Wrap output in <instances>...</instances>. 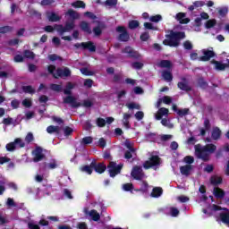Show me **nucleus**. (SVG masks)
Wrapping results in <instances>:
<instances>
[{
    "mask_svg": "<svg viewBox=\"0 0 229 229\" xmlns=\"http://www.w3.org/2000/svg\"><path fill=\"white\" fill-rule=\"evenodd\" d=\"M160 165V157L151 156L148 160L143 163L144 169H151V167H157Z\"/></svg>",
    "mask_w": 229,
    "mask_h": 229,
    "instance_id": "nucleus-7",
    "label": "nucleus"
},
{
    "mask_svg": "<svg viewBox=\"0 0 229 229\" xmlns=\"http://www.w3.org/2000/svg\"><path fill=\"white\" fill-rule=\"evenodd\" d=\"M127 108H129V110H140V106L131 102L129 104H126Z\"/></svg>",
    "mask_w": 229,
    "mask_h": 229,
    "instance_id": "nucleus-50",
    "label": "nucleus"
},
{
    "mask_svg": "<svg viewBox=\"0 0 229 229\" xmlns=\"http://www.w3.org/2000/svg\"><path fill=\"white\" fill-rule=\"evenodd\" d=\"M47 133H60V127L55 125H49L47 128Z\"/></svg>",
    "mask_w": 229,
    "mask_h": 229,
    "instance_id": "nucleus-38",
    "label": "nucleus"
},
{
    "mask_svg": "<svg viewBox=\"0 0 229 229\" xmlns=\"http://www.w3.org/2000/svg\"><path fill=\"white\" fill-rule=\"evenodd\" d=\"M74 28H76L74 21H67L64 26L62 24H55L54 27L47 25L45 27V31H47V33H53L55 30V31H57V33H59V35L62 37V40H67L68 42H71L72 38H71V36H64V34L72 31Z\"/></svg>",
    "mask_w": 229,
    "mask_h": 229,
    "instance_id": "nucleus-1",
    "label": "nucleus"
},
{
    "mask_svg": "<svg viewBox=\"0 0 229 229\" xmlns=\"http://www.w3.org/2000/svg\"><path fill=\"white\" fill-rule=\"evenodd\" d=\"M133 189V183H124L123 185V190L125 191V192H130Z\"/></svg>",
    "mask_w": 229,
    "mask_h": 229,
    "instance_id": "nucleus-55",
    "label": "nucleus"
},
{
    "mask_svg": "<svg viewBox=\"0 0 229 229\" xmlns=\"http://www.w3.org/2000/svg\"><path fill=\"white\" fill-rule=\"evenodd\" d=\"M116 31L120 33L118 36V40H120V42H128L130 40V33H128L126 27L118 26Z\"/></svg>",
    "mask_w": 229,
    "mask_h": 229,
    "instance_id": "nucleus-9",
    "label": "nucleus"
},
{
    "mask_svg": "<svg viewBox=\"0 0 229 229\" xmlns=\"http://www.w3.org/2000/svg\"><path fill=\"white\" fill-rule=\"evenodd\" d=\"M50 89L54 92H62V85L52 83L50 84Z\"/></svg>",
    "mask_w": 229,
    "mask_h": 229,
    "instance_id": "nucleus-46",
    "label": "nucleus"
},
{
    "mask_svg": "<svg viewBox=\"0 0 229 229\" xmlns=\"http://www.w3.org/2000/svg\"><path fill=\"white\" fill-rule=\"evenodd\" d=\"M213 194H214L215 198H216L217 199H223V198H225V195L223 189H221L219 187L214 188Z\"/></svg>",
    "mask_w": 229,
    "mask_h": 229,
    "instance_id": "nucleus-22",
    "label": "nucleus"
},
{
    "mask_svg": "<svg viewBox=\"0 0 229 229\" xmlns=\"http://www.w3.org/2000/svg\"><path fill=\"white\" fill-rule=\"evenodd\" d=\"M135 119H137V121H142L144 119V112L142 111H138L135 114H134Z\"/></svg>",
    "mask_w": 229,
    "mask_h": 229,
    "instance_id": "nucleus-59",
    "label": "nucleus"
},
{
    "mask_svg": "<svg viewBox=\"0 0 229 229\" xmlns=\"http://www.w3.org/2000/svg\"><path fill=\"white\" fill-rule=\"evenodd\" d=\"M158 67L162 69H171L173 67V63L170 60H161L158 63Z\"/></svg>",
    "mask_w": 229,
    "mask_h": 229,
    "instance_id": "nucleus-27",
    "label": "nucleus"
},
{
    "mask_svg": "<svg viewBox=\"0 0 229 229\" xmlns=\"http://www.w3.org/2000/svg\"><path fill=\"white\" fill-rule=\"evenodd\" d=\"M185 32L170 30V34L165 35V39L163 40L164 46L169 47H178L180 42L185 38Z\"/></svg>",
    "mask_w": 229,
    "mask_h": 229,
    "instance_id": "nucleus-3",
    "label": "nucleus"
},
{
    "mask_svg": "<svg viewBox=\"0 0 229 229\" xmlns=\"http://www.w3.org/2000/svg\"><path fill=\"white\" fill-rule=\"evenodd\" d=\"M131 176L134 179V180H144V171L142 170V166H139V165H135L132 168V171L131 173Z\"/></svg>",
    "mask_w": 229,
    "mask_h": 229,
    "instance_id": "nucleus-10",
    "label": "nucleus"
},
{
    "mask_svg": "<svg viewBox=\"0 0 229 229\" xmlns=\"http://www.w3.org/2000/svg\"><path fill=\"white\" fill-rule=\"evenodd\" d=\"M73 47L75 49L82 48L83 51H89V53H96V45H94V42L88 41V42H81V43H76L73 45Z\"/></svg>",
    "mask_w": 229,
    "mask_h": 229,
    "instance_id": "nucleus-6",
    "label": "nucleus"
},
{
    "mask_svg": "<svg viewBox=\"0 0 229 229\" xmlns=\"http://www.w3.org/2000/svg\"><path fill=\"white\" fill-rule=\"evenodd\" d=\"M182 46L184 49H186V51H191L192 50V47H193L192 43L189 40L184 41Z\"/></svg>",
    "mask_w": 229,
    "mask_h": 229,
    "instance_id": "nucleus-54",
    "label": "nucleus"
},
{
    "mask_svg": "<svg viewBox=\"0 0 229 229\" xmlns=\"http://www.w3.org/2000/svg\"><path fill=\"white\" fill-rule=\"evenodd\" d=\"M140 38L141 42H148V40H149V32L145 31L141 33Z\"/></svg>",
    "mask_w": 229,
    "mask_h": 229,
    "instance_id": "nucleus-53",
    "label": "nucleus"
},
{
    "mask_svg": "<svg viewBox=\"0 0 229 229\" xmlns=\"http://www.w3.org/2000/svg\"><path fill=\"white\" fill-rule=\"evenodd\" d=\"M148 187L149 184L146 181H142V187L139 190H136L137 192H148Z\"/></svg>",
    "mask_w": 229,
    "mask_h": 229,
    "instance_id": "nucleus-43",
    "label": "nucleus"
},
{
    "mask_svg": "<svg viewBox=\"0 0 229 229\" xmlns=\"http://www.w3.org/2000/svg\"><path fill=\"white\" fill-rule=\"evenodd\" d=\"M210 183L211 185L217 187V185H221V183H223V177L213 175L210 177Z\"/></svg>",
    "mask_w": 229,
    "mask_h": 229,
    "instance_id": "nucleus-24",
    "label": "nucleus"
},
{
    "mask_svg": "<svg viewBox=\"0 0 229 229\" xmlns=\"http://www.w3.org/2000/svg\"><path fill=\"white\" fill-rule=\"evenodd\" d=\"M5 148H6V150L7 151H10V152H12V151H15V149H16V145H15V141H13V142H10V143H8L6 146H5Z\"/></svg>",
    "mask_w": 229,
    "mask_h": 229,
    "instance_id": "nucleus-51",
    "label": "nucleus"
},
{
    "mask_svg": "<svg viewBox=\"0 0 229 229\" xmlns=\"http://www.w3.org/2000/svg\"><path fill=\"white\" fill-rule=\"evenodd\" d=\"M217 147L215 144L209 143L205 146L201 144L195 145V157L202 162H208L210 160V155L216 153Z\"/></svg>",
    "mask_w": 229,
    "mask_h": 229,
    "instance_id": "nucleus-2",
    "label": "nucleus"
},
{
    "mask_svg": "<svg viewBox=\"0 0 229 229\" xmlns=\"http://www.w3.org/2000/svg\"><path fill=\"white\" fill-rule=\"evenodd\" d=\"M105 28V23L98 22V25L93 28V33L95 37H101L103 34V30Z\"/></svg>",
    "mask_w": 229,
    "mask_h": 229,
    "instance_id": "nucleus-20",
    "label": "nucleus"
},
{
    "mask_svg": "<svg viewBox=\"0 0 229 229\" xmlns=\"http://www.w3.org/2000/svg\"><path fill=\"white\" fill-rule=\"evenodd\" d=\"M181 174L183 176H189L192 171V165H186L180 166Z\"/></svg>",
    "mask_w": 229,
    "mask_h": 229,
    "instance_id": "nucleus-19",
    "label": "nucleus"
},
{
    "mask_svg": "<svg viewBox=\"0 0 229 229\" xmlns=\"http://www.w3.org/2000/svg\"><path fill=\"white\" fill-rule=\"evenodd\" d=\"M48 21L50 22H58V21H62V17L58 16L55 13H51L48 16Z\"/></svg>",
    "mask_w": 229,
    "mask_h": 229,
    "instance_id": "nucleus-35",
    "label": "nucleus"
},
{
    "mask_svg": "<svg viewBox=\"0 0 229 229\" xmlns=\"http://www.w3.org/2000/svg\"><path fill=\"white\" fill-rule=\"evenodd\" d=\"M173 110L174 112H176L179 117H185L191 114V109L189 108L180 109L176 105L173 106Z\"/></svg>",
    "mask_w": 229,
    "mask_h": 229,
    "instance_id": "nucleus-16",
    "label": "nucleus"
},
{
    "mask_svg": "<svg viewBox=\"0 0 229 229\" xmlns=\"http://www.w3.org/2000/svg\"><path fill=\"white\" fill-rule=\"evenodd\" d=\"M176 19L179 21L180 24H189V22H191V19L185 18L184 13H178L176 14Z\"/></svg>",
    "mask_w": 229,
    "mask_h": 229,
    "instance_id": "nucleus-21",
    "label": "nucleus"
},
{
    "mask_svg": "<svg viewBox=\"0 0 229 229\" xmlns=\"http://www.w3.org/2000/svg\"><path fill=\"white\" fill-rule=\"evenodd\" d=\"M123 55H127V58H131L132 60H140L142 58V55L139 53V51L135 50L134 47L130 46L125 47L122 49Z\"/></svg>",
    "mask_w": 229,
    "mask_h": 229,
    "instance_id": "nucleus-5",
    "label": "nucleus"
},
{
    "mask_svg": "<svg viewBox=\"0 0 229 229\" xmlns=\"http://www.w3.org/2000/svg\"><path fill=\"white\" fill-rule=\"evenodd\" d=\"M28 228L29 229H40V226L37 224H33L31 222L28 223Z\"/></svg>",
    "mask_w": 229,
    "mask_h": 229,
    "instance_id": "nucleus-64",
    "label": "nucleus"
},
{
    "mask_svg": "<svg viewBox=\"0 0 229 229\" xmlns=\"http://www.w3.org/2000/svg\"><path fill=\"white\" fill-rule=\"evenodd\" d=\"M201 6H205V2L203 1H195L192 5H190L188 10L190 12H194L196 8H201Z\"/></svg>",
    "mask_w": 229,
    "mask_h": 229,
    "instance_id": "nucleus-28",
    "label": "nucleus"
},
{
    "mask_svg": "<svg viewBox=\"0 0 229 229\" xmlns=\"http://www.w3.org/2000/svg\"><path fill=\"white\" fill-rule=\"evenodd\" d=\"M220 219L225 225H229V210L228 212L220 213Z\"/></svg>",
    "mask_w": 229,
    "mask_h": 229,
    "instance_id": "nucleus-33",
    "label": "nucleus"
},
{
    "mask_svg": "<svg viewBox=\"0 0 229 229\" xmlns=\"http://www.w3.org/2000/svg\"><path fill=\"white\" fill-rule=\"evenodd\" d=\"M124 146L127 148V151H137V148L130 141H125Z\"/></svg>",
    "mask_w": 229,
    "mask_h": 229,
    "instance_id": "nucleus-58",
    "label": "nucleus"
},
{
    "mask_svg": "<svg viewBox=\"0 0 229 229\" xmlns=\"http://www.w3.org/2000/svg\"><path fill=\"white\" fill-rule=\"evenodd\" d=\"M81 72L84 76H94V72L89 70V68H81Z\"/></svg>",
    "mask_w": 229,
    "mask_h": 229,
    "instance_id": "nucleus-48",
    "label": "nucleus"
},
{
    "mask_svg": "<svg viewBox=\"0 0 229 229\" xmlns=\"http://www.w3.org/2000/svg\"><path fill=\"white\" fill-rule=\"evenodd\" d=\"M14 144L16 147L18 146L19 148H24L26 146V143H24V141H22V139L21 138H16L14 140Z\"/></svg>",
    "mask_w": 229,
    "mask_h": 229,
    "instance_id": "nucleus-52",
    "label": "nucleus"
},
{
    "mask_svg": "<svg viewBox=\"0 0 229 229\" xmlns=\"http://www.w3.org/2000/svg\"><path fill=\"white\" fill-rule=\"evenodd\" d=\"M97 126H98V128H105V126H106V120L104 118H98Z\"/></svg>",
    "mask_w": 229,
    "mask_h": 229,
    "instance_id": "nucleus-49",
    "label": "nucleus"
},
{
    "mask_svg": "<svg viewBox=\"0 0 229 229\" xmlns=\"http://www.w3.org/2000/svg\"><path fill=\"white\" fill-rule=\"evenodd\" d=\"M221 135H223L221 129H219V127H214L211 131V139H213V140H219V139H221Z\"/></svg>",
    "mask_w": 229,
    "mask_h": 229,
    "instance_id": "nucleus-18",
    "label": "nucleus"
},
{
    "mask_svg": "<svg viewBox=\"0 0 229 229\" xmlns=\"http://www.w3.org/2000/svg\"><path fill=\"white\" fill-rule=\"evenodd\" d=\"M185 164H188V165H191V164H194V157L192 156H186L184 157Z\"/></svg>",
    "mask_w": 229,
    "mask_h": 229,
    "instance_id": "nucleus-60",
    "label": "nucleus"
},
{
    "mask_svg": "<svg viewBox=\"0 0 229 229\" xmlns=\"http://www.w3.org/2000/svg\"><path fill=\"white\" fill-rule=\"evenodd\" d=\"M182 81L177 83L178 89L180 90H183L184 92H191L192 90V87L189 85V81L185 77L181 78Z\"/></svg>",
    "mask_w": 229,
    "mask_h": 229,
    "instance_id": "nucleus-13",
    "label": "nucleus"
},
{
    "mask_svg": "<svg viewBox=\"0 0 229 229\" xmlns=\"http://www.w3.org/2000/svg\"><path fill=\"white\" fill-rule=\"evenodd\" d=\"M89 214L91 216L92 221L98 222L101 219V216L99 215V213H98L96 209L90 210Z\"/></svg>",
    "mask_w": 229,
    "mask_h": 229,
    "instance_id": "nucleus-31",
    "label": "nucleus"
},
{
    "mask_svg": "<svg viewBox=\"0 0 229 229\" xmlns=\"http://www.w3.org/2000/svg\"><path fill=\"white\" fill-rule=\"evenodd\" d=\"M42 147H37L35 148L33 162H40L41 160H44L46 156L42 153Z\"/></svg>",
    "mask_w": 229,
    "mask_h": 229,
    "instance_id": "nucleus-15",
    "label": "nucleus"
},
{
    "mask_svg": "<svg viewBox=\"0 0 229 229\" xmlns=\"http://www.w3.org/2000/svg\"><path fill=\"white\" fill-rule=\"evenodd\" d=\"M114 83H121L123 81V73H116L113 77Z\"/></svg>",
    "mask_w": 229,
    "mask_h": 229,
    "instance_id": "nucleus-47",
    "label": "nucleus"
},
{
    "mask_svg": "<svg viewBox=\"0 0 229 229\" xmlns=\"http://www.w3.org/2000/svg\"><path fill=\"white\" fill-rule=\"evenodd\" d=\"M143 26L145 30H152L154 31L157 30V27L153 26V23L151 22H145Z\"/></svg>",
    "mask_w": 229,
    "mask_h": 229,
    "instance_id": "nucleus-61",
    "label": "nucleus"
},
{
    "mask_svg": "<svg viewBox=\"0 0 229 229\" xmlns=\"http://www.w3.org/2000/svg\"><path fill=\"white\" fill-rule=\"evenodd\" d=\"M80 28L82 31H84V33H88V35H90L92 33L90 25H89V22H87V21H81L80 23Z\"/></svg>",
    "mask_w": 229,
    "mask_h": 229,
    "instance_id": "nucleus-25",
    "label": "nucleus"
},
{
    "mask_svg": "<svg viewBox=\"0 0 229 229\" xmlns=\"http://www.w3.org/2000/svg\"><path fill=\"white\" fill-rule=\"evenodd\" d=\"M83 129L86 130V131L92 130V123H90V120H88L84 123Z\"/></svg>",
    "mask_w": 229,
    "mask_h": 229,
    "instance_id": "nucleus-62",
    "label": "nucleus"
},
{
    "mask_svg": "<svg viewBox=\"0 0 229 229\" xmlns=\"http://www.w3.org/2000/svg\"><path fill=\"white\" fill-rule=\"evenodd\" d=\"M21 90L24 94H35V89H33V86L31 85L22 86Z\"/></svg>",
    "mask_w": 229,
    "mask_h": 229,
    "instance_id": "nucleus-34",
    "label": "nucleus"
},
{
    "mask_svg": "<svg viewBox=\"0 0 229 229\" xmlns=\"http://www.w3.org/2000/svg\"><path fill=\"white\" fill-rule=\"evenodd\" d=\"M11 31H13V27L12 26H3V27H0V33L2 35H4L6 33H11Z\"/></svg>",
    "mask_w": 229,
    "mask_h": 229,
    "instance_id": "nucleus-39",
    "label": "nucleus"
},
{
    "mask_svg": "<svg viewBox=\"0 0 229 229\" xmlns=\"http://www.w3.org/2000/svg\"><path fill=\"white\" fill-rule=\"evenodd\" d=\"M71 76V69L64 67V68H57L56 73L54 74V78L58 80L59 78H69Z\"/></svg>",
    "mask_w": 229,
    "mask_h": 229,
    "instance_id": "nucleus-11",
    "label": "nucleus"
},
{
    "mask_svg": "<svg viewBox=\"0 0 229 229\" xmlns=\"http://www.w3.org/2000/svg\"><path fill=\"white\" fill-rule=\"evenodd\" d=\"M162 77L165 80V81H173V73L170 71H163Z\"/></svg>",
    "mask_w": 229,
    "mask_h": 229,
    "instance_id": "nucleus-30",
    "label": "nucleus"
},
{
    "mask_svg": "<svg viewBox=\"0 0 229 229\" xmlns=\"http://www.w3.org/2000/svg\"><path fill=\"white\" fill-rule=\"evenodd\" d=\"M91 167H93L94 171L98 174H103V173L106 171V165H105V163H98L96 160L91 162Z\"/></svg>",
    "mask_w": 229,
    "mask_h": 229,
    "instance_id": "nucleus-14",
    "label": "nucleus"
},
{
    "mask_svg": "<svg viewBox=\"0 0 229 229\" xmlns=\"http://www.w3.org/2000/svg\"><path fill=\"white\" fill-rule=\"evenodd\" d=\"M72 6L73 8H85V2L78 0L76 2H73L72 4Z\"/></svg>",
    "mask_w": 229,
    "mask_h": 229,
    "instance_id": "nucleus-44",
    "label": "nucleus"
},
{
    "mask_svg": "<svg viewBox=\"0 0 229 229\" xmlns=\"http://www.w3.org/2000/svg\"><path fill=\"white\" fill-rule=\"evenodd\" d=\"M135 153H137V151L126 150L124 152L123 157L125 160H131V158H133V155H135Z\"/></svg>",
    "mask_w": 229,
    "mask_h": 229,
    "instance_id": "nucleus-42",
    "label": "nucleus"
},
{
    "mask_svg": "<svg viewBox=\"0 0 229 229\" xmlns=\"http://www.w3.org/2000/svg\"><path fill=\"white\" fill-rule=\"evenodd\" d=\"M217 24V21L216 19L208 20L205 23V28L207 30H210L211 28H214Z\"/></svg>",
    "mask_w": 229,
    "mask_h": 229,
    "instance_id": "nucleus-36",
    "label": "nucleus"
},
{
    "mask_svg": "<svg viewBox=\"0 0 229 229\" xmlns=\"http://www.w3.org/2000/svg\"><path fill=\"white\" fill-rule=\"evenodd\" d=\"M123 167H124V165L123 163H120L119 165H117V163L111 161L107 165L109 176L111 178H115L117 174H121V171H123Z\"/></svg>",
    "mask_w": 229,
    "mask_h": 229,
    "instance_id": "nucleus-4",
    "label": "nucleus"
},
{
    "mask_svg": "<svg viewBox=\"0 0 229 229\" xmlns=\"http://www.w3.org/2000/svg\"><path fill=\"white\" fill-rule=\"evenodd\" d=\"M140 26V22L137 20H131L128 23L129 30H137Z\"/></svg>",
    "mask_w": 229,
    "mask_h": 229,
    "instance_id": "nucleus-32",
    "label": "nucleus"
},
{
    "mask_svg": "<svg viewBox=\"0 0 229 229\" xmlns=\"http://www.w3.org/2000/svg\"><path fill=\"white\" fill-rule=\"evenodd\" d=\"M131 67L136 69V71H140V69L144 67V64L140 62H133L131 63Z\"/></svg>",
    "mask_w": 229,
    "mask_h": 229,
    "instance_id": "nucleus-41",
    "label": "nucleus"
},
{
    "mask_svg": "<svg viewBox=\"0 0 229 229\" xmlns=\"http://www.w3.org/2000/svg\"><path fill=\"white\" fill-rule=\"evenodd\" d=\"M63 103H64V105H71L72 108H80V106H81V103L76 101V98L71 95L65 97Z\"/></svg>",
    "mask_w": 229,
    "mask_h": 229,
    "instance_id": "nucleus-12",
    "label": "nucleus"
},
{
    "mask_svg": "<svg viewBox=\"0 0 229 229\" xmlns=\"http://www.w3.org/2000/svg\"><path fill=\"white\" fill-rule=\"evenodd\" d=\"M149 21H150V22L158 23V22H160V21H162V15L156 14L154 16H150Z\"/></svg>",
    "mask_w": 229,
    "mask_h": 229,
    "instance_id": "nucleus-45",
    "label": "nucleus"
},
{
    "mask_svg": "<svg viewBox=\"0 0 229 229\" xmlns=\"http://www.w3.org/2000/svg\"><path fill=\"white\" fill-rule=\"evenodd\" d=\"M105 4L106 6H117V0H106Z\"/></svg>",
    "mask_w": 229,
    "mask_h": 229,
    "instance_id": "nucleus-63",
    "label": "nucleus"
},
{
    "mask_svg": "<svg viewBox=\"0 0 229 229\" xmlns=\"http://www.w3.org/2000/svg\"><path fill=\"white\" fill-rule=\"evenodd\" d=\"M202 56L199 58V62H209L211 58H216V52L214 48L202 49Z\"/></svg>",
    "mask_w": 229,
    "mask_h": 229,
    "instance_id": "nucleus-8",
    "label": "nucleus"
},
{
    "mask_svg": "<svg viewBox=\"0 0 229 229\" xmlns=\"http://www.w3.org/2000/svg\"><path fill=\"white\" fill-rule=\"evenodd\" d=\"M217 13H218L219 19H225V17H226V15H228V7H226V6L219 7L217 9Z\"/></svg>",
    "mask_w": 229,
    "mask_h": 229,
    "instance_id": "nucleus-26",
    "label": "nucleus"
},
{
    "mask_svg": "<svg viewBox=\"0 0 229 229\" xmlns=\"http://www.w3.org/2000/svg\"><path fill=\"white\" fill-rule=\"evenodd\" d=\"M164 194V190L162 187H154L152 190V192L150 193V196L152 198H160Z\"/></svg>",
    "mask_w": 229,
    "mask_h": 229,
    "instance_id": "nucleus-23",
    "label": "nucleus"
},
{
    "mask_svg": "<svg viewBox=\"0 0 229 229\" xmlns=\"http://www.w3.org/2000/svg\"><path fill=\"white\" fill-rule=\"evenodd\" d=\"M211 64H213V65H215L216 71H225L226 69V67H228L227 64H224L221 61H216V59H213L211 61Z\"/></svg>",
    "mask_w": 229,
    "mask_h": 229,
    "instance_id": "nucleus-17",
    "label": "nucleus"
},
{
    "mask_svg": "<svg viewBox=\"0 0 229 229\" xmlns=\"http://www.w3.org/2000/svg\"><path fill=\"white\" fill-rule=\"evenodd\" d=\"M80 171L81 173H87V174H92L93 167H92V163L89 165H85L80 167Z\"/></svg>",
    "mask_w": 229,
    "mask_h": 229,
    "instance_id": "nucleus-29",
    "label": "nucleus"
},
{
    "mask_svg": "<svg viewBox=\"0 0 229 229\" xmlns=\"http://www.w3.org/2000/svg\"><path fill=\"white\" fill-rule=\"evenodd\" d=\"M33 140H35L33 133L29 132L25 137V142H27V144H30V142H33Z\"/></svg>",
    "mask_w": 229,
    "mask_h": 229,
    "instance_id": "nucleus-56",
    "label": "nucleus"
},
{
    "mask_svg": "<svg viewBox=\"0 0 229 229\" xmlns=\"http://www.w3.org/2000/svg\"><path fill=\"white\" fill-rule=\"evenodd\" d=\"M93 140L94 139H92V137L87 136L82 139V144L87 146V144H92Z\"/></svg>",
    "mask_w": 229,
    "mask_h": 229,
    "instance_id": "nucleus-57",
    "label": "nucleus"
},
{
    "mask_svg": "<svg viewBox=\"0 0 229 229\" xmlns=\"http://www.w3.org/2000/svg\"><path fill=\"white\" fill-rule=\"evenodd\" d=\"M23 56H24V58H29L30 60H34L35 53H33V51H31V50H24Z\"/></svg>",
    "mask_w": 229,
    "mask_h": 229,
    "instance_id": "nucleus-40",
    "label": "nucleus"
},
{
    "mask_svg": "<svg viewBox=\"0 0 229 229\" xmlns=\"http://www.w3.org/2000/svg\"><path fill=\"white\" fill-rule=\"evenodd\" d=\"M67 15H69L70 17H72V20L71 21H76V19H80V14H78V13H76V11L72 10V9H69L67 12Z\"/></svg>",
    "mask_w": 229,
    "mask_h": 229,
    "instance_id": "nucleus-37",
    "label": "nucleus"
}]
</instances>
